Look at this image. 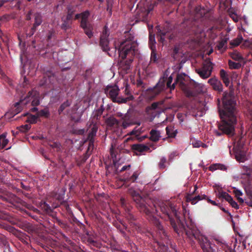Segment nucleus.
Returning <instances> with one entry per match:
<instances>
[{"label":"nucleus","mask_w":252,"mask_h":252,"mask_svg":"<svg viewBox=\"0 0 252 252\" xmlns=\"http://www.w3.org/2000/svg\"><path fill=\"white\" fill-rule=\"evenodd\" d=\"M160 209L162 213L168 217L174 231L178 235L183 236L185 234L191 240L193 239L196 240L203 252H216V245L200 233L191 219L189 218L186 221V225L184 224L177 206L170 202H166L160 205Z\"/></svg>","instance_id":"obj_1"},{"label":"nucleus","mask_w":252,"mask_h":252,"mask_svg":"<svg viewBox=\"0 0 252 252\" xmlns=\"http://www.w3.org/2000/svg\"><path fill=\"white\" fill-rule=\"evenodd\" d=\"M109 31L107 26H104L100 37L99 46L103 51L107 52L110 57L115 56L118 50L119 57V66L123 70L127 71L130 69L133 58L137 51L138 44L133 35L126 32L125 39L118 46L115 45V48L110 49L109 47L108 36Z\"/></svg>","instance_id":"obj_2"},{"label":"nucleus","mask_w":252,"mask_h":252,"mask_svg":"<svg viewBox=\"0 0 252 252\" xmlns=\"http://www.w3.org/2000/svg\"><path fill=\"white\" fill-rule=\"evenodd\" d=\"M222 106L218 104V109L221 123L219 126V131H216V135L220 136L222 134L229 137L234 134L235 127L237 122L236 99L232 92H224L222 98Z\"/></svg>","instance_id":"obj_3"},{"label":"nucleus","mask_w":252,"mask_h":252,"mask_svg":"<svg viewBox=\"0 0 252 252\" xmlns=\"http://www.w3.org/2000/svg\"><path fill=\"white\" fill-rule=\"evenodd\" d=\"M128 193L135 203L139 211L144 213L147 219L155 226L158 233L162 239L167 237V233L159 219L153 216V213L157 211L155 205L152 201L147 197H142L138 192L133 189H129Z\"/></svg>","instance_id":"obj_4"},{"label":"nucleus","mask_w":252,"mask_h":252,"mask_svg":"<svg viewBox=\"0 0 252 252\" xmlns=\"http://www.w3.org/2000/svg\"><path fill=\"white\" fill-rule=\"evenodd\" d=\"M245 140V134L242 132L233 138V152L236 160L240 162H244L246 159V154L243 150Z\"/></svg>","instance_id":"obj_5"},{"label":"nucleus","mask_w":252,"mask_h":252,"mask_svg":"<svg viewBox=\"0 0 252 252\" xmlns=\"http://www.w3.org/2000/svg\"><path fill=\"white\" fill-rule=\"evenodd\" d=\"M173 78L170 76L166 80L165 79L161 78L159 80L157 84L153 89L149 91V94L151 95V97L154 98L157 95L159 94L162 91H163L165 88L170 89L171 91L174 90L175 86V82L171 86V84L172 82Z\"/></svg>","instance_id":"obj_6"},{"label":"nucleus","mask_w":252,"mask_h":252,"mask_svg":"<svg viewBox=\"0 0 252 252\" xmlns=\"http://www.w3.org/2000/svg\"><path fill=\"white\" fill-rule=\"evenodd\" d=\"M119 91L120 89L117 86L114 87L108 86L105 90V94L115 103H118V104L126 103L127 102L134 99L133 95H130L126 97L118 96Z\"/></svg>","instance_id":"obj_7"},{"label":"nucleus","mask_w":252,"mask_h":252,"mask_svg":"<svg viewBox=\"0 0 252 252\" xmlns=\"http://www.w3.org/2000/svg\"><path fill=\"white\" fill-rule=\"evenodd\" d=\"M90 15V12L87 10L80 14H77L75 16V20L81 18L80 22V27L83 29L85 33L89 38L93 36V25L88 21V17Z\"/></svg>","instance_id":"obj_8"},{"label":"nucleus","mask_w":252,"mask_h":252,"mask_svg":"<svg viewBox=\"0 0 252 252\" xmlns=\"http://www.w3.org/2000/svg\"><path fill=\"white\" fill-rule=\"evenodd\" d=\"M39 207L45 213L51 216L54 219V222L57 223L62 228L66 231L70 230L68 224L65 221L58 218L56 217V214L53 211L51 206L46 202L41 201L40 203Z\"/></svg>","instance_id":"obj_9"},{"label":"nucleus","mask_w":252,"mask_h":252,"mask_svg":"<svg viewBox=\"0 0 252 252\" xmlns=\"http://www.w3.org/2000/svg\"><path fill=\"white\" fill-rule=\"evenodd\" d=\"M213 65L210 59H206L204 61L202 67L196 69V72L202 79H207L211 75Z\"/></svg>","instance_id":"obj_10"},{"label":"nucleus","mask_w":252,"mask_h":252,"mask_svg":"<svg viewBox=\"0 0 252 252\" xmlns=\"http://www.w3.org/2000/svg\"><path fill=\"white\" fill-rule=\"evenodd\" d=\"M197 189V187L195 185L194 187V190L191 193H188L186 195V201L188 202H190L192 205L195 204L198 201L202 199H207L208 202L210 203L213 205H217V204L215 201L212 200L209 198H207V196L205 194L203 195H197L194 196V194H196V191Z\"/></svg>","instance_id":"obj_11"},{"label":"nucleus","mask_w":252,"mask_h":252,"mask_svg":"<svg viewBox=\"0 0 252 252\" xmlns=\"http://www.w3.org/2000/svg\"><path fill=\"white\" fill-rule=\"evenodd\" d=\"M32 238L38 245L45 249L51 243L50 239L41 233L35 232Z\"/></svg>","instance_id":"obj_12"},{"label":"nucleus","mask_w":252,"mask_h":252,"mask_svg":"<svg viewBox=\"0 0 252 252\" xmlns=\"http://www.w3.org/2000/svg\"><path fill=\"white\" fill-rule=\"evenodd\" d=\"M185 75L184 74H178L177 75L176 80H175V84L179 83L181 87L183 88L185 93L186 94L187 96L188 97H192L195 95V93L187 88L186 86L185 83H184V77Z\"/></svg>","instance_id":"obj_13"},{"label":"nucleus","mask_w":252,"mask_h":252,"mask_svg":"<svg viewBox=\"0 0 252 252\" xmlns=\"http://www.w3.org/2000/svg\"><path fill=\"white\" fill-rule=\"evenodd\" d=\"M26 105L32 101V105L34 106H38L39 104L38 94L34 90L30 91L26 96L23 97Z\"/></svg>","instance_id":"obj_14"},{"label":"nucleus","mask_w":252,"mask_h":252,"mask_svg":"<svg viewBox=\"0 0 252 252\" xmlns=\"http://www.w3.org/2000/svg\"><path fill=\"white\" fill-rule=\"evenodd\" d=\"M186 26L185 30L183 31L184 34L191 35L196 34L197 33V27L194 25V22H187L183 24V27Z\"/></svg>","instance_id":"obj_15"},{"label":"nucleus","mask_w":252,"mask_h":252,"mask_svg":"<svg viewBox=\"0 0 252 252\" xmlns=\"http://www.w3.org/2000/svg\"><path fill=\"white\" fill-rule=\"evenodd\" d=\"M54 199L56 200V202L53 203L52 204V206L51 208L53 210V209H55L60 205H63L64 207H65L66 209L68 210L70 208L69 206L67 204V203L63 200V195L60 194H56L54 197Z\"/></svg>","instance_id":"obj_16"},{"label":"nucleus","mask_w":252,"mask_h":252,"mask_svg":"<svg viewBox=\"0 0 252 252\" xmlns=\"http://www.w3.org/2000/svg\"><path fill=\"white\" fill-rule=\"evenodd\" d=\"M208 83L210 84L214 90L219 92L222 91V85L221 82L216 78H210L208 80Z\"/></svg>","instance_id":"obj_17"},{"label":"nucleus","mask_w":252,"mask_h":252,"mask_svg":"<svg viewBox=\"0 0 252 252\" xmlns=\"http://www.w3.org/2000/svg\"><path fill=\"white\" fill-rule=\"evenodd\" d=\"M122 121V126L125 129L135 124L131 116L128 112L124 115Z\"/></svg>","instance_id":"obj_18"},{"label":"nucleus","mask_w":252,"mask_h":252,"mask_svg":"<svg viewBox=\"0 0 252 252\" xmlns=\"http://www.w3.org/2000/svg\"><path fill=\"white\" fill-rule=\"evenodd\" d=\"M149 12H146V9L138 10L135 14V18L137 19L136 22L138 21H146Z\"/></svg>","instance_id":"obj_19"},{"label":"nucleus","mask_w":252,"mask_h":252,"mask_svg":"<svg viewBox=\"0 0 252 252\" xmlns=\"http://www.w3.org/2000/svg\"><path fill=\"white\" fill-rule=\"evenodd\" d=\"M131 149L133 151L141 153L145 151H148L150 150V148L147 146L143 144H135L131 145Z\"/></svg>","instance_id":"obj_20"},{"label":"nucleus","mask_w":252,"mask_h":252,"mask_svg":"<svg viewBox=\"0 0 252 252\" xmlns=\"http://www.w3.org/2000/svg\"><path fill=\"white\" fill-rule=\"evenodd\" d=\"M21 105H26L23 96L21 97L20 101L16 102L14 105L15 109L14 110V115L17 114L22 111V107Z\"/></svg>","instance_id":"obj_21"},{"label":"nucleus","mask_w":252,"mask_h":252,"mask_svg":"<svg viewBox=\"0 0 252 252\" xmlns=\"http://www.w3.org/2000/svg\"><path fill=\"white\" fill-rule=\"evenodd\" d=\"M220 74L221 79L223 81V82L225 85L227 87L229 85L230 81L229 78V75L227 72L223 69H220Z\"/></svg>","instance_id":"obj_22"},{"label":"nucleus","mask_w":252,"mask_h":252,"mask_svg":"<svg viewBox=\"0 0 252 252\" xmlns=\"http://www.w3.org/2000/svg\"><path fill=\"white\" fill-rule=\"evenodd\" d=\"M245 64V63H242V62L236 63L231 60H229L228 62V64L229 67L231 69H238L240 68L242 66H243Z\"/></svg>","instance_id":"obj_23"},{"label":"nucleus","mask_w":252,"mask_h":252,"mask_svg":"<svg viewBox=\"0 0 252 252\" xmlns=\"http://www.w3.org/2000/svg\"><path fill=\"white\" fill-rule=\"evenodd\" d=\"M150 139L154 142H157L159 140L160 137V132L159 131L152 129L150 132Z\"/></svg>","instance_id":"obj_24"},{"label":"nucleus","mask_w":252,"mask_h":252,"mask_svg":"<svg viewBox=\"0 0 252 252\" xmlns=\"http://www.w3.org/2000/svg\"><path fill=\"white\" fill-rule=\"evenodd\" d=\"M210 171H214L217 169L225 171L226 170L227 167L223 164L221 163H215L211 165L209 167Z\"/></svg>","instance_id":"obj_25"},{"label":"nucleus","mask_w":252,"mask_h":252,"mask_svg":"<svg viewBox=\"0 0 252 252\" xmlns=\"http://www.w3.org/2000/svg\"><path fill=\"white\" fill-rule=\"evenodd\" d=\"M230 56L233 60H235V61L245 63L244 62V58L239 52L237 51L231 53L230 54Z\"/></svg>","instance_id":"obj_26"},{"label":"nucleus","mask_w":252,"mask_h":252,"mask_svg":"<svg viewBox=\"0 0 252 252\" xmlns=\"http://www.w3.org/2000/svg\"><path fill=\"white\" fill-rule=\"evenodd\" d=\"M63 23L61 25V29L64 31H66L71 27L72 21L70 20H67L66 18L62 19Z\"/></svg>","instance_id":"obj_27"},{"label":"nucleus","mask_w":252,"mask_h":252,"mask_svg":"<svg viewBox=\"0 0 252 252\" xmlns=\"http://www.w3.org/2000/svg\"><path fill=\"white\" fill-rule=\"evenodd\" d=\"M72 101L69 100H66L65 101H64L63 103L59 107L58 112L59 115L62 114L63 111L66 108L70 106V105L71 104Z\"/></svg>","instance_id":"obj_28"},{"label":"nucleus","mask_w":252,"mask_h":252,"mask_svg":"<svg viewBox=\"0 0 252 252\" xmlns=\"http://www.w3.org/2000/svg\"><path fill=\"white\" fill-rule=\"evenodd\" d=\"M158 102H154L151 105L147 106L145 109V112L148 115L153 114V111H155L158 107Z\"/></svg>","instance_id":"obj_29"},{"label":"nucleus","mask_w":252,"mask_h":252,"mask_svg":"<svg viewBox=\"0 0 252 252\" xmlns=\"http://www.w3.org/2000/svg\"><path fill=\"white\" fill-rule=\"evenodd\" d=\"M28 115L27 122L30 124H35L37 122V120L38 118L37 114L36 115L29 114L28 113H25L23 115L24 116Z\"/></svg>","instance_id":"obj_30"},{"label":"nucleus","mask_w":252,"mask_h":252,"mask_svg":"<svg viewBox=\"0 0 252 252\" xmlns=\"http://www.w3.org/2000/svg\"><path fill=\"white\" fill-rule=\"evenodd\" d=\"M150 63H157L159 58V56L158 55L156 52V49L151 50Z\"/></svg>","instance_id":"obj_31"},{"label":"nucleus","mask_w":252,"mask_h":252,"mask_svg":"<svg viewBox=\"0 0 252 252\" xmlns=\"http://www.w3.org/2000/svg\"><path fill=\"white\" fill-rule=\"evenodd\" d=\"M104 110V108L103 107V105H101L100 108L96 109L94 112L93 118L96 119V120H99Z\"/></svg>","instance_id":"obj_32"},{"label":"nucleus","mask_w":252,"mask_h":252,"mask_svg":"<svg viewBox=\"0 0 252 252\" xmlns=\"http://www.w3.org/2000/svg\"><path fill=\"white\" fill-rule=\"evenodd\" d=\"M36 114L38 118L44 117L45 118H48L50 116V112L47 108H45L39 111H37Z\"/></svg>","instance_id":"obj_33"},{"label":"nucleus","mask_w":252,"mask_h":252,"mask_svg":"<svg viewBox=\"0 0 252 252\" xmlns=\"http://www.w3.org/2000/svg\"><path fill=\"white\" fill-rule=\"evenodd\" d=\"M166 131L168 137L171 138L175 137L177 133V130H174V127L172 126H167L166 127Z\"/></svg>","instance_id":"obj_34"},{"label":"nucleus","mask_w":252,"mask_h":252,"mask_svg":"<svg viewBox=\"0 0 252 252\" xmlns=\"http://www.w3.org/2000/svg\"><path fill=\"white\" fill-rule=\"evenodd\" d=\"M97 129L96 125H94L88 134L87 139H94V137L96 136Z\"/></svg>","instance_id":"obj_35"},{"label":"nucleus","mask_w":252,"mask_h":252,"mask_svg":"<svg viewBox=\"0 0 252 252\" xmlns=\"http://www.w3.org/2000/svg\"><path fill=\"white\" fill-rule=\"evenodd\" d=\"M194 11L197 16L203 17L205 15L206 10L204 7H202L200 5H198L195 7Z\"/></svg>","instance_id":"obj_36"},{"label":"nucleus","mask_w":252,"mask_h":252,"mask_svg":"<svg viewBox=\"0 0 252 252\" xmlns=\"http://www.w3.org/2000/svg\"><path fill=\"white\" fill-rule=\"evenodd\" d=\"M0 140L1 141V144H0V150L4 149L8 144L9 141L6 138V134L3 133L0 135Z\"/></svg>","instance_id":"obj_37"},{"label":"nucleus","mask_w":252,"mask_h":252,"mask_svg":"<svg viewBox=\"0 0 252 252\" xmlns=\"http://www.w3.org/2000/svg\"><path fill=\"white\" fill-rule=\"evenodd\" d=\"M227 38H223L219 42L217 47L218 49L220 50L222 49L226 50L227 48Z\"/></svg>","instance_id":"obj_38"},{"label":"nucleus","mask_w":252,"mask_h":252,"mask_svg":"<svg viewBox=\"0 0 252 252\" xmlns=\"http://www.w3.org/2000/svg\"><path fill=\"white\" fill-rule=\"evenodd\" d=\"M15 224L23 229H26L28 226V222L27 221L19 220H15Z\"/></svg>","instance_id":"obj_39"},{"label":"nucleus","mask_w":252,"mask_h":252,"mask_svg":"<svg viewBox=\"0 0 252 252\" xmlns=\"http://www.w3.org/2000/svg\"><path fill=\"white\" fill-rule=\"evenodd\" d=\"M156 41L155 39V35L150 34L149 39V46L151 50L156 49Z\"/></svg>","instance_id":"obj_40"},{"label":"nucleus","mask_w":252,"mask_h":252,"mask_svg":"<svg viewBox=\"0 0 252 252\" xmlns=\"http://www.w3.org/2000/svg\"><path fill=\"white\" fill-rule=\"evenodd\" d=\"M42 22L41 16L39 14H36L34 17V23L33 26L35 28H37L40 25H41Z\"/></svg>","instance_id":"obj_41"},{"label":"nucleus","mask_w":252,"mask_h":252,"mask_svg":"<svg viewBox=\"0 0 252 252\" xmlns=\"http://www.w3.org/2000/svg\"><path fill=\"white\" fill-rule=\"evenodd\" d=\"M91 153L88 152V151H86L85 154H84L83 156L80 158V159L78 162V164L80 165L83 164L86 162L87 159L89 158L91 155Z\"/></svg>","instance_id":"obj_42"},{"label":"nucleus","mask_w":252,"mask_h":252,"mask_svg":"<svg viewBox=\"0 0 252 252\" xmlns=\"http://www.w3.org/2000/svg\"><path fill=\"white\" fill-rule=\"evenodd\" d=\"M243 38L241 35H239L237 37L230 42V44L233 46H238L243 41Z\"/></svg>","instance_id":"obj_43"},{"label":"nucleus","mask_w":252,"mask_h":252,"mask_svg":"<svg viewBox=\"0 0 252 252\" xmlns=\"http://www.w3.org/2000/svg\"><path fill=\"white\" fill-rule=\"evenodd\" d=\"M107 123L110 126H114L119 124L118 121L114 117H109L107 119Z\"/></svg>","instance_id":"obj_44"},{"label":"nucleus","mask_w":252,"mask_h":252,"mask_svg":"<svg viewBox=\"0 0 252 252\" xmlns=\"http://www.w3.org/2000/svg\"><path fill=\"white\" fill-rule=\"evenodd\" d=\"M52 77L51 76H47L45 75L42 79L40 81L39 85L40 86H44L48 84V82H50V78Z\"/></svg>","instance_id":"obj_45"},{"label":"nucleus","mask_w":252,"mask_h":252,"mask_svg":"<svg viewBox=\"0 0 252 252\" xmlns=\"http://www.w3.org/2000/svg\"><path fill=\"white\" fill-rule=\"evenodd\" d=\"M126 218L129 220V223L131 224H135L134 221L135 220V218L134 216L130 213V209H127V210L126 211Z\"/></svg>","instance_id":"obj_46"},{"label":"nucleus","mask_w":252,"mask_h":252,"mask_svg":"<svg viewBox=\"0 0 252 252\" xmlns=\"http://www.w3.org/2000/svg\"><path fill=\"white\" fill-rule=\"evenodd\" d=\"M138 174L136 173V172H134L133 174H132V175L129 177V178H127V179H123V180H124V181L126 183V182H134L138 178Z\"/></svg>","instance_id":"obj_47"},{"label":"nucleus","mask_w":252,"mask_h":252,"mask_svg":"<svg viewBox=\"0 0 252 252\" xmlns=\"http://www.w3.org/2000/svg\"><path fill=\"white\" fill-rule=\"evenodd\" d=\"M115 227L123 234H125V230L126 229V227L124 224H121L116 222L114 224Z\"/></svg>","instance_id":"obj_48"},{"label":"nucleus","mask_w":252,"mask_h":252,"mask_svg":"<svg viewBox=\"0 0 252 252\" xmlns=\"http://www.w3.org/2000/svg\"><path fill=\"white\" fill-rule=\"evenodd\" d=\"M167 163V160L165 157H162L161 158L160 161L158 163L159 168L161 169H164L166 166V163Z\"/></svg>","instance_id":"obj_49"},{"label":"nucleus","mask_w":252,"mask_h":252,"mask_svg":"<svg viewBox=\"0 0 252 252\" xmlns=\"http://www.w3.org/2000/svg\"><path fill=\"white\" fill-rule=\"evenodd\" d=\"M89 141V146L87 151L91 153L94 148V139H87Z\"/></svg>","instance_id":"obj_50"},{"label":"nucleus","mask_w":252,"mask_h":252,"mask_svg":"<svg viewBox=\"0 0 252 252\" xmlns=\"http://www.w3.org/2000/svg\"><path fill=\"white\" fill-rule=\"evenodd\" d=\"M74 14V10L71 8H68L67 10V15L65 18L67 20H70L72 21L73 16Z\"/></svg>","instance_id":"obj_51"},{"label":"nucleus","mask_w":252,"mask_h":252,"mask_svg":"<svg viewBox=\"0 0 252 252\" xmlns=\"http://www.w3.org/2000/svg\"><path fill=\"white\" fill-rule=\"evenodd\" d=\"M192 145L194 148H199L201 146L204 147L205 144L199 140H193L192 141Z\"/></svg>","instance_id":"obj_52"},{"label":"nucleus","mask_w":252,"mask_h":252,"mask_svg":"<svg viewBox=\"0 0 252 252\" xmlns=\"http://www.w3.org/2000/svg\"><path fill=\"white\" fill-rule=\"evenodd\" d=\"M31 128L30 125H25L24 126H22L20 127V130L23 132H27Z\"/></svg>","instance_id":"obj_53"},{"label":"nucleus","mask_w":252,"mask_h":252,"mask_svg":"<svg viewBox=\"0 0 252 252\" xmlns=\"http://www.w3.org/2000/svg\"><path fill=\"white\" fill-rule=\"evenodd\" d=\"M178 53H179V49L178 48L175 47L174 50H173V54H172V57L175 60H177Z\"/></svg>","instance_id":"obj_54"},{"label":"nucleus","mask_w":252,"mask_h":252,"mask_svg":"<svg viewBox=\"0 0 252 252\" xmlns=\"http://www.w3.org/2000/svg\"><path fill=\"white\" fill-rule=\"evenodd\" d=\"M120 203L122 207H123L125 209L126 211L127 210V209H129L126 206V200L124 198H121Z\"/></svg>","instance_id":"obj_55"},{"label":"nucleus","mask_w":252,"mask_h":252,"mask_svg":"<svg viewBox=\"0 0 252 252\" xmlns=\"http://www.w3.org/2000/svg\"><path fill=\"white\" fill-rule=\"evenodd\" d=\"M36 30V28L32 26V27L30 29V31L27 33V36L29 37L32 36L34 34Z\"/></svg>","instance_id":"obj_56"},{"label":"nucleus","mask_w":252,"mask_h":252,"mask_svg":"<svg viewBox=\"0 0 252 252\" xmlns=\"http://www.w3.org/2000/svg\"><path fill=\"white\" fill-rule=\"evenodd\" d=\"M24 230L27 231L28 232H29L30 233H33L34 231V229H33V227L29 222H28V226L27 228H26V229H24Z\"/></svg>","instance_id":"obj_57"},{"label":"nucleus","mask_w":252,"mask_h":252,"mask_svg":"<svg viewBox=\"0 0 252 252\" xmlns=\"http://www.w3.org/2000/svg\"><path fill=\"white\" fill-rule=\"evenodd\" d=\"M233 192L235 193L236 197L241 196L243 194V193L241 190L237 189L235 188H234Z\"/></svg>","instance_id":"obj_58"},{"label":"nucleus","mask_w":252,"mask_h":252,"mask_svg":"<svg viewBox=\"0 0 252 252\" xmlns=\"http://www.w3.org/2000/svg\"><path fill=\"white\" fill-rule=\"evenodd\" d=\"M54 35V32L53 31H50L47 35V41H49L51 39L52 37Z\"/></svg>","instance_id":"obj_59"},{"label":"nucleus","mask_w":252,"mask_h":252,"mask_svg":"<svg viewBox=\"0 0 252 252\" xmlns=\"http://www.w3.org/2000/svg\"><path fill=\"white\" fill-rule=\"evenodd\" d=\"M229 203L230 204V205H231V206L233 208H234L235 209L239 208V206H238V204L236 202H235L234 200H233V199L231 201L229 202Z\"/></svg>","instance_id":"obj_60"},{"label":"nucleus","mask_w":252,"mask_h":252,"mask_svg":"<svg viewBox=\"0 0 252 252\" xmlns=\"http://www.w3.org/2000/svg\"><path fill=\"white\" fill-rule=\"evenodd\" d=\"M225 194H228V193L224 191H220L219 193V198H222L225 199V197H226V195Z\"/></svg>","instance_id":"obj_61"},{"label":"nucleus","mask_w":252,"mask_h":252,"mask_svg":"<svg viewBox=\"0 0 252 252\" xmlns=\"http://www.w3.org/2000/svg\"><path fill=\"white\" fill-rule=\"evenodd\" d=\"M125 94L127 95V96H129L130 95H132L130 93V91L129 90V88H128V86L127 85H126V88H125Z\"/></svg>","instance_id":"obj_62"},{"label":"nucleus","mask_w":252,"mask_h":252,"mask_svg":"<svg viewBox=\"0 0 252 252\" xmlns=\"http://www.w3.org/2000/svg\"><path fill=\"white\" fill-rule=\"evenodd\" d=\"M81 115H80L77 117H75V116H71V118L72 121L77 123V122H79L80 121V120L81 119Z\"/></svg>","instance_id":"obj_63"},{"label":"nucleus","mask_w":252,"mask_h":252,"mask_svg":"<svg viewBox=\"0 0 252 252\" xmlns=\"http://www.w3.org/2000/svg\"><path fill=\"white\" fill-rule=\"evenodd\" d=\"M107 10L109 11L110 14L112 12V4L110 3L109 1H107Z\"/></svg>","instance_id":"obj_64"}]
</instances>
